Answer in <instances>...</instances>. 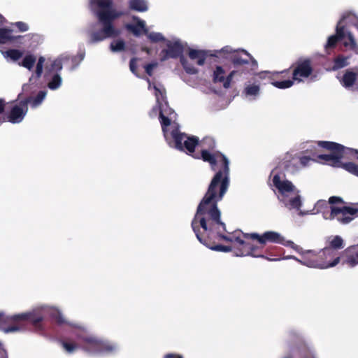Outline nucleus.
<instances>
[{"mask_svg": "<svg viewBox=\"0 0 358 358\" xmlns=\"http://www.w3.org/2000/svg\"><path fill=\"white\" fill-rule=\"evenodd\" d=\"M36 61V57L35 55L28 54L25 55L22 61L20 63V65L30 71L34 68Z\"/></svg>", "mask_w": 358, "mask_h": 358, "instance_id": "obj_28", "label": "nucleus"}, {"mask_svg": "<svg viewBox=\"0 0 358 358\" xmlns=\"http://www.w3.org/2000/svg\"><path fill=\"white\" fill-rule=\"evenodd\" d=\"M59 343L68 353H73L80 348L77 343L69 341V340H60Z\"/></svg>", "mask_w": 358, "mask_h": 358, "instance_id": "obj_32", "label": "nucleus"}, {"mask_svg": "<svg viewBox=\"0 0 358 358\" xmlns=\"http://www.w3.org/2000/svg\"><path fill=\"white\" fill-rule=\"evenodd\" d=\"M169 110H170L169 114H171V113H173V110L171 108H169Z\"/></svg>", "mask_w": 358, "mask_h": 358, "instance_id": "obj_63", "label": "nucleus"}, {"mask_svg": "<svg viewBox=\"0 0 358 358\" xmlns=\"http://www.w3.org/2000/svg\"><path fill=\"white\" fill-rule=\"evenodd\" d=\"M290 67L281 71L274 73L262 72L259 73L260 78H268L272 85L278 89H287L291 87L294 83L293 79H290Z\"/></svg>", "mask_w": 358, "mask_h": 358, "instance_id": "obj_10", "label": "nucleus"}, {"mask_svg": "<svg viewBox=\"0 0 358 358\" xmlns=\"http://www.w3.org/2000/svg\"><path fill=\"white\" fill-rule=\"evenodd\" d=\"M148 38L152 43H158V42H164L166 41V38L164 36L158 32H151L148 35Z\"/></svg>", "mask_w": 358, "mask_h": 358, "instance_id": "obj_39", "label": "nucleus"}, {"mask_svg": "<svg viewBox=\"0 0 358 358\" xmlns=\"http://www.w3.org/2000/svg\"><path fill=\"white\" fill-rule=\"evenodd\" d=\"M153 89L155 90V95L156 96V102L159 103L161 102L160 99L162 101H165V103L167 104V101H165L166 99V90L164 88L160 89L157 85H153Z\"/></svg>", "mask_w": 358, "mask_h": 358, "instance_id": "obj_35", "label": "nucleus"}, {"mask_svg": "<svg viewBox=\"0 0 358 358\" xmlns=\"http://www.w3.org/2000/svg\"><path fill=\"white\" fill-rule=\"evenodd\" d=\"M160 110H162V102H159V103H157L156 102V106H155L152 108V110H150V115L151 117L156 116L157 113L159 114V111Z\"/></svg>", "mask_w": 358, "mask_h": 358, "instance_id": "obj_49", "label": "nucleus"}, {"mask_svg": "<svg viewBox=\"0 0 358 358\" xmlns=\"http://www.w3.org/2000/svg\"><path fill=\"white\" fill-rule=\"evenodd\" d=\"M110 50L113 52H120L125 50V43L122 39L114 41L110 44Z\"/></svg>", "mask_w": 358, "mask_h": 358, "instance_id": "obj_34", "label": "nucleus"}, {"mask_svg": "<svg viewBox=\"0 0 358 358\" xmlns=\"http://www.w3.org/2000/svg\"><path fill=\"white\" fill-rule=\"evenodd\" d=\"M358 78V67L347 69L343 73L342 80H341V85L345 88L352 87L356 83Z\"/></svg>", "mask_w": 358, "mask_h": 358, "instance_id": "obj_18", "label": "nucleus"}, {"mask_svg": "<svg viewBox=\"0 0 358 358\" xmlns=\"http://www.w3.org/2000/svg\"><path fill=\"white\" fill-rule=\"evenodd\" d=\"M348 59L349 57H345L343 55H338L334 59V64L332 69L334 71H336L348 66Z\"/></svg>", "mask_w": 358, "mask_h": 358, "instance_id": "obj_26", "label": "nucleus"}, {"mask_svg": "<svg viewBox=\"0 0 358 358\" xmlns=\"http://www.w3.org/2000/svg\"><path fill=\"white\" fill-rule=\"evenodd\" d=\"M262 248L257 245H255L254 244L245 241L243 245L238 246L234 248V252L236 256H252L254 257H261L263 259H266L268 261H276L278 260L279 258L274 257L271 258L264 255H262L260 251Z\"/></svg>", "mask_w": 358, "mask_h": 358, "instance_id": "obj_12", "label": "nucleus"}, {"mask_svg": "<svg viewBox=\"0 0 358 358\" xmlns=\"http://www.w3.org/2000/svg\"><path fill=\"white\" fill-rule=\"evenodd\" d=\"M352 150L354 151L355 153L358 154V150Z\"/></svg>", "mask_w": 358, "mask_h": 358, "instance_id": "obj_64", "label": "nucleus"}, {"mask_svg": "<svg viewBox=\"0 0 358 358\" xmlns=\"http://www.w3.org/2000/svg\"><path fill=\"white\" fill-rule=\"evenodd\" d=\"M357 164H355L353 162H347V163H343L341 162V164L340 167L343 168L345 170L348 171L349 173L353 174V172L355 171V168Z\"/></svg>", "mask_w": 358, "mask_h": 358, "instance_id": "obj_47", "label": "nucleus"}, {"mask_svg": "<svg viewBox=\"0 0 358 358\" xmlns=\"http://www.w3.org/2000/svg\"><path fill=\"white\" fill-rule=\"evenodd\" d=\"M348 14L343 15L336 25L335 35L341 40H343L345 36V26L343 25L342 24L345 21V20L348 17Z\"/></svg>", "mask_w": 358, "mask_h": 358, "instance_id": "obj_30", "label": "nucleus"}, {"mask_svg": "<svg viewBox=\"0 0 358 358\" xmlns=\"http://www.w3.org/2000/svg\"><path fill=\"white\" fill-rule=\"evenodd\" d=\"M329 203L331 205L336 204V203H343L344 201L342 199V198L338 196H331L329 199Z\"/></svg>", "mask_w": 358, "mask_h": 358, "instance_id": "obj_50", "label": "nucleus"}, {"mask_svg": "<svg viewBox=\"0 0 358 358\" xmlns=\"http://www.w3.org/2000/svg\"><path fill=\"white\" fill-rule=\"evenodd\" d=\"M317 143L320 148L331 152V154L317 155V159L324 161L328 165L340 167L341 160L344 156L346 148L341 144L332 141H320Z\"/></svg>", "mask_w": 358, "mask_h": 358, "instance_id": "obj_6", "label": "nucleus"}, {"mask_svg": "<svg viewBox=\"0 0 358 358\" xmlns=\"http://www.w3.org/2000/svg\"><path fill=\"white\" fill-rule=\"evenodd\" d=\"M82 349L91 354H110L116 351L117 345L111 342L103 341L94 337L83 338Z\"/></svg>", "mask_w": 358, "mask_h": 358, "instance_id": "obj_8", "label": "nucleus"}, {"mask_svg": "<svg viewBox=\"0 0 358 358\" xmlns=\"http://www.w3.org/2000/svg\"><path fill=\"white\" fill-rule=\"evenodd\" d=\"M167 49L162 50L161 61H165L169 58H180L184 57L183 51L184 47L180 41L171 42L167 41L166 43Z\"/></svg>", "mask_w": 358, "mask_h": 358, "instance_id": "obj_14", "label": "nucleus"}, {"mask_svg": "<svg viewBox=\"0 0 358 358\" xmlns=\"http://www.w3.org/2000/svg\"><path fill=\"white\" fill-rule=\"evenodd\" d=\"M243 237L246 239L256 240L262 247L267 243L281 244L287 247H289L297 252H300L302 248L296 245L292 241H285L284 237L279 233L273 231H265L262 234L257 233H244Z\"/></svg>", "mask_w": 358, "mask_h": 358, "instance_id": "obj_7", "label": "nucleus"}, {"mask_svg": "<svg viewBox=\"0 0 358 358\" xmlns=\"http://www.w3.org/2000/svg\"><path fill=\"white\" fill-rule=\"evenodd\" d=\"M180 62L185 72L188 74H196L198 73L197 69H196L192 64L189 63L185 57H181Z\"/></svg>", "mask_w": 358, "mask_h": 358, "instance_id": "obj_33", "label": "nucleus"}, {"mask_svg": "<svg viewBox=\"0 0 358 358\" xmlns=\"http://www.w3.org/2000/svg\"><path fill=\"white\" fill-rule=\"evenodd\" d=\"M283 358H294V357L292 355H288L284 357Z\"/></svg>", "mask_w": 358, "mask_h": 358, "instance_id": "obj_60", "label": "nucleus"}, {"mask_svg": "<svg viewBox=\"0 0 358 358\" xmlns=\"http://www.w3.org/2000/svg\"><path fill=\"white\" fill-rule=\"evenodd\" d=\"M6 55L7 57H10L13 61H17L19 59H20L22 55L23 52L17 49H9L7 51H6Z\"/></svg>", "mask_w": 358, "mask_h": 358, "instance_id": "obj_36", "label": "nucleus"}, {"mask_svg": "<svg viewBox=\"0 0 358 358\" xmlns=\"http://www.w3.org/2000/svg\"><path fill=\"white\" fill-rule=\"evenodd\" d=\"M289 205L292 208L299 209L301 206V201L300 196H296L294 198H292L289 201Z\"/></svg>", "mask_w": 358, "mask_h": 358, "instance_id": "obj_44", "label": "nucleus"}, {"mask_svg": "<svg viewBox=\"0 0 358 358\" xmlns=\"http://www.w3.org/2000/svg\"><path fill=\"white\" fill-rule=\"evenodd\" d=\"M234 66V67L242 66L249 64L251 61L255 65H257V61L247 51L242 50L241 51L234 50L230 56L227 57Z\"/></svg>", "mask_w": 358, "mask_h": 358, "instance_id": "obj_15", "label": "nucleus"}, {"mask_svg": "<svg viewBox=\"0 0 358 358\" xmlns=\"http://www.w3.org/2000/svg\"><path fill=\"white\" fill-rule=\"evenodd\" d=\"M159 120L162 125V129L164 133L165 138L167 137V127H169L171 123V120L168 117L165 116L163 110L159 111Z\"/></svg>", "mask_w": 358, "mask_h": 358, "instance_id": "obj_31", "label": "nucleus"}, {"mask_svg": "<svg viewBox=\"0 0 358 358\" xmlns=\"http://www.w3.org/2000/svg\"><path fill=\"white\" fill-rule=\"evenodd\" d=\"M44 62L45 58L43 57H40L38 58L35 70V74L37 78H39L42 75Z\"/></svg>", "mask_w": 358, "mask_h": 358, "instance_id": "obj_41", "label": "nucleus"}, {"mask_svg": "<svg viewBox=\"0 0 358 358\" xmlns=\"http://www.w3.org/2000/svg\"><path fill=\"white\" fill-rule=\"evenodd\" d=\"M43 320V315L36 312L24 313L12 316H6L0 313V329L5 333L15 332L24 329L29 324L36 328H40Z\"/></svg>", "mask_w": 358, "mask_h": 358, "instance_id": "obj_4", "label": "nucleus"}, {"mask_svg": "<svg viewBox=\"0 0 358 358\" xmlns=\"http://www.w3.org/2000/svg\"><path fill=\"white\" fill-rule=\"evenodd\" d=\"M157 66V62L150 63L144 66L145 73L149 76H152L153 74V69Z\"/></svg>", "mask_w": 358, "mask_h": 358, "instance_id": "obj_48", "label": "nucleus"}, {"mask_svg": "<svg viewBox=\"0 0 358 358\" xmlns=\"http://www.w3.org/2000/svg\"><path fill=\"white\" fill-rule=\"evenodd\" d=\"M126 29L138 36L145 29V23L143 21H138L136 24H127Z\"/></svg>", "mask_w": 358, "mask_h": 358, "instance_id": "obj_29", "label": "nucleus"}, {"mask_svg": "<svg viewBox=\"0 0 358 358\" xmlns=\"http://www.w3.org/2000/svg\"><path fill=\"white\" fill-rule=\"evenodd\" d=\"M234 51L231 50V48L229 46H225L224 48H222L220 51L219 52L220 53H224V54H227L229 55V56L231 55V52H233Z\"/></svg>", "mask_w": 358, "mask_h": 358, "instance_id": "obj_53", "label": "nucleus"}, {"mask_svg": "<svg viewBox=\"0 0 358 358\" xmlns=\"http://www.w3.org/2000/svg\"><path fill=\"white\" fill-rule=\"evenodd\" d=\"M45 96H46V92L41 90V91H39V92L37 94V95L35 97L29 96L26 97L25 99H24L23 100H29V103L31 104V106L32 108H36L42 103Z\"/></svg>", "mask_w": 358, "mask_h": 358, "instance_id": "obj_25", "label": "nucleus"}, {"mask_svg": "<svg viewBox=\"0 0 358 358\" xmlns=\"http://www.w3.org/2000/svg\"><path fill=\"white\" fill-rule=\"evenodd\" d=\"M62 83V78L58 73H56L52 78V80L48 83V86L50 90L57 89Z\"/></svg>", "mask_w": 358, "mask_h": 358, "instance_id": "obj_37", "label": "nucleus"}, {"mask_svg": "<svg viewBox=\"0 0 358 358\" xmlns=\"http://www.w3.org/2000/svg\"><path fill=\"white\" fill-rule=\"evenodd\" d=\"M147 80H148V83H149L148 89H150V88H151V83H150V79H148V78L147 79Z\"/></svg>", "mask_w": 358, "mask_h": 358, "instance_id": "obj_61", "label": "nucleus"}, {"mask_svg": "<svg viewBox=\"0 0 358 358\" xmlns=\"http://www.w3.org/2000/svg\"><path fill=\"white\" fill-rule=\"evenodd\" d=\"M329 250L323 248L316 252L308 250L303 253L300 262L308 267L321 269L334 267L340 262V257L334 259L328 252Z\"/></svg>", "mask_w": 358, "mask_h": 358, "instance_id": "obj_5", "label": "nucleus"}, {"mask_svg": "<svg viewBox=\"0 0 358 358\" xmlns=\"http://www.w3.org/2000/svg\"><path fill=\"white\" fill-rule=\"evenodd\" d=\"M347 38L348 39V41H345L343 43V45L346 48H350V50H355V48H357V43L355 41V39L352 35V33L350 32H348L347 33Z\"/></svg>", "mask_w": 358, "mask_h": 358, "instance_id": "obj_40", "label": "nucleus"}, {"mask_svg": "<svg viewBox=\"0 0 358 358\" xmlns=\"http://www.w3.org/2000/svg\"><path fill=\"white\" fill-rule=\"evenodd\" d=\"M171 135L173 139L175 148L179 150L187 151L194 159H201L210 164L213 171H216L218 163L220 164V169L213 177L210 182H213L217 175L220 177L215 187V192L220 191V185L225 178L227 179V185L229 186V162L227 157L221 152L216 150V143L211 138H204L201 144L203 148L199 152H195V148L199 145V138L197 136H187V134L179 131L178 128L173 129Z\"/></svg>", "mask_w": 358, "mask_h": 358, "instance_id": "obj_2", "label": "nucleus"}, {"mask_svg": "<svg viewBox=\"0 0 358 358\" xmlns=\"http://www.w3.org/2000/svg\"><path fill=\"white\" fill-rule=\"evenodd\" d=\"M344 248L343 240L339 236H335L333 238L329 241V245L324 248V249H328L329 251L328 252L329 255L334 258L340 257L338 256V250L343 249Z\"/></svg>", "mask_w": 358, "mask_h": 358, "instance_id": "obj_19", "label": "nucleus"}, {"mask_svg": "<svg viewBox=\"0 0 358 358\" xmlns=\"http://www.w3.org/2000/svg\"><path fill=\"white\" fill-rule=\"evenodd\" d=\"M141 51L145 52L147 54L150 55L151 52V49L148 47L143 46L141 48Z\"/></svg>", "mask_w": 358, "mask_h": 358, "instance_id": "obj_57", "label": "nucleus"}, {"mask_svg": "<svg viewBox=\"0 0 358 358\" xmlns=\"http://www.w3.org/2000/svg\"><path fill=\"white\" fill-rule=\"evenodd\" d=\"M0 358H8L7 352L3 349H0Z\"/></svg>", "mask_w": 358, "mask_h": 358, "instance_id": "obj_55", "label": "nucleus"}, {"mask_svg": "<svg viewBox=\"0 0 358 358\" xmlns=\"http://www.w3.org/2000/svg\"><path fill=\"white\" fill-rule=\"evenodd\" d=\"M346 259L343 264L350 267L358 265V244L349 247L345 250Z\"/></svg>", "mask_w": 358, "mask_h": 358, "instance_id": "obj_20", "label": "nucleus"}, {"mask_svg": "<svg viewBox=\"0 0 358 358\" xmlns=\"http://www.w3.org/2000/svg\"><path fill=\"white\" fill-rule=\"evenodd\" d=\"M6 22V18L0 14V44H6L8 42H14L22 38L23 36H14L12 34L13 29L8 27H1Z\"/></svg>", "mask_w": 358, "mask_h": 358, "instance_id": "obj_17", "label": "nucleus"}, {"mask_svg": "<svg viewBox=\"0 0 358 358\" xmlns=\"http://www.w3.org/2000/svg\"><path fill=\"white\" fill-rule=\"evenodd\" d=\"M273 183L281 194H284L285 192H291L294 190V186L292 182L289 180L282 181L278 175H275L273 176Z\"/></svg>", "mask_w": 358, "mask_h": 358, "instance_id": "obj_22", "label": "nucleus"}, {"mask_svg": "<svg viewBox=\"0 0 358 358\" xmlns=\"http://www.w3.org/2000/svg\"><path fill=\"white\" fill-rule=\"evenodd\" d=\"M164 358H183L181 355L169 353L164 355Z\"/></svg>", "mask_w": 358, "mask_h": 358, "instance_id": "obj_54", "label": "nucleus"}, {"mask_svg": "<svg viewBox=\"0 0 358 358\" xmlns=\"http://www.w3.org/2000/svg\"><path fill=\"white\" fill-rule=\"evenodd\" d=\"M11 26L16 27L20 32H25L29 29L28 24L22 21L11 23Z\"/></svg>", "mask_w": 358, "mask_h": 358, "instance_id": "obj_42", "label": "nucleus"}, {"mask_svg": "<svg viewBox=\"0 0 358 358\" xmlns=\"http://www.w3.org/2000/svg\"><path fill=\"white\" fill-rule=\"evenodd\" d=\"M310 157L307 156H303L300 157L299 162L302 166H306L310 161Z\"/></svg>", "mask_w": 358, "mask_h": 358, "instance_id": "obj_52", "label": "nucleus"}, {"mask_svg": "<svg viewBox=\"0 0 358 358\" xmlns=\"http://www.w3.org/2000/svg\"><path fill=\"white\" fill-rule=\"evenodd\" d=\"M83 57H84V55H80V60H82V59H83Z\"/></svg>", "mask_w": 358, "mask_h": 358, "instance_id": "obj_62", "label": "nucleus"}, {"mask_svg": "<svg viewBox=\"0 0 358 358\" xmlns=\"http://www.w3.org/2000/svg\"><path fill=\"white\" fill-rule=\"evenodd\" d=\"M129 6L131 10L138 12H145L148 9L145 0H129Z\"/></svg>", "mask_w": 358, "mask_h": 358, "instance_id": "obj_24", "label": "nucleus"}, {"mask_svg": "<svg viewBox=\"0 0 358 358\" xmlns=\"http://www.w3.org/2000/svg\"><path fill=\"white\" fill-rule=\"evenodd\" d=\"M6 101L4 99L0 98V115L4 114L6 106ZM1 121V120H0Z\"/></svg>", "mask_w": 358, "mask_h": 358, "instance_id": "obj_51", "label": "nucleus"}, {"mask_svg": "<svg viewBox=\"0 0 358 358\" xmlns=\"http://www.w3.org/2000/svg\"><path fill=\"white\" fill-rule=\"evenodd\" d=\"M234 240L238 244V246L243 245V243L245 242V241L241 239L240 237H236Z\"/></svg>", "mask_w": 358, "mask_h": 358, "instance_id": "obj_56", "label": "nucleus"}, {"mask_svg": "<svg viewBox=\"0 0 358 358\" xmlns=\"http://www.w3.org/2000/svg\"><path fill=\"white\" fill-rule=\"evenodd\" d=\"M299 358H318L316 353L304 341H300L296 345Z\"/></svg>", "mask_w": 358, "mask_h": 358, "instance_id": "obj_21", "label": "nucleus"}, {"mask_svg": "<svg viewBox=\"0 0 358 358\" xmlns=\"http://www.w3.org/2000/svg\"><path fill=\"white\" fill-rule=\"evenodd\" d=\"M260 87L259 84H249L247 85L243 93L246 96H256L259 94Z\"/></svg>", "mask_w": 358, "mask_h": 358, "instance_id": "obj_27", "label": "nucleus"}, {"mask_svg": "<svg viewBox=\"0 0 358 358\" xmlns=\"http://www.w3.org/2000/svg\"><path fill=\"white\" fill-rule=\"evenodd\" d=\"M72 62L75 64V66L78 65V55L72 57Z\"/></svg>", "mask_w": 358, "mask_h": 358, "instance_id": "obj_58", "label": "nucleus"}, {"mask_svg": "<svg viewBox=\"0 0 358 358\" xmlns=\"http://www.w3.org/2000/svg\"><path fill=\"white\" fill-rule=\"evenodd\" d=\"M237 71H231L227 76H224L225 71L221 66H216L213 74V82L214 83H222L224 89H229Z\"/></svg>", "mask_w": 358, "mask_h": 358, "instance_id": "obj_16", "label": "nucleus"}, {"mask_svg": "<svg viewBox=\"0 0 358 358\" xmlns=\"http://www.w3.org/2000/svg\"><path fill=\"white\" fill-rule=\"evenodd\" d=\"M52 318L58 324H63L66 323V320L64 318L62 314L59 311H54L51 313Z\"/></svg>", "mask_w": 358, "mask_h": 358, "instance_id": "obj_43", "label": "nucleus"}, {"mask_svg": "<svg viewBox=\"0 0 358 358\" xmlns=\"http://www.w3.org/2000/svg\"><path fill=\"white\" fill-rule=\"evenodd\" d=\"M341 40L338 38L336 35H331L328 38L326 45H324L325 50L327 51L329 49L334 48L338 42Z\"/></svg>", "mask_w": 358, "mask_h": 358, "instance_id": "obj_38", "label": "nucleus"}, {"mask_svg": "<svg viewBox=\"0 0 358 358\" xmlns=\"http://www.w3.org/2000/svg\"><path fill=\"white\" fill-rule=\"evenodd\" d=\"M357 213L358 208H356L331 206L330 215L331 218L336 217L338 220L342 224H348L355 218Z\"/></svg>", "mask_w": 358, "mask_h": 358, "instance_id": "obj_13", "label": "nucleus"}, {"mask_svg": "<svg viewBox=\"0 0 358 358\" xmlns=\"http://www.w3.org/2000/svg\"><path fill=\"white\" fill-rule=\"evenodd\" d=\"M293 80L298 83L312 76L314 69L313 60L309 57H299L290 66Z\"/></svg>", "mask_w": 358, "mask_h": 358, "instance_id": "obj_9", "label": "nucleus"}, {"mask_svg": "<svg viewBox=\"0 0 358 358\" xmlns=\"http://www.w3.org/2000/svg\"><path fill=\"white\" fill-rule=\"evenodd\" d=\"M89 6L101 24L100 29L89 31L90 43H96L120 34V30L115 27L114 21L126 15V11L117 10L113 0H90Z\"/></svg>", "mask_w": 358, "mask_h": 358, "instance_id": "obj_3", "label": "nucleus"}, {"mask_svg": "<svg viewBox=\"0 0 358 358\" xmlns=\"http://www.w3.org/2000/svg\"><path fill=\"white\" fill-rule=\"evenodd\" d=\"M218 174L212 182H210L207 192L200 201L191 226L200 243L215 251L228 252L232 250L231 246L215 244L212 238L232 242V238L225 235L226 224L221 219V212L217 202L222 200L227 192V178L221 182L220 191L215 192V187L220 179Z\"/></svg>", "mask_w": 358, "mask_h": 358, "instance_id": "obj_1", "label": "nucleus"}, {"mask_svg": "<svg viewBox=\"0 0 358 358\" xmlns=\"http://www.w3.org/2000/svg\"><path fill=\"white\" fill-rule=\"evenodd\" d=\"M62 69V63L60 59H55L51 64L49 71L58 72Z\"/></svg>", "mask_w": 358, "mask_h": 358, "instance_id": "obj_45", "label": "nucleus"}, {"mask_svg": "<svg viewBox=\"0 0 358 358\" xmlns=\"http://www.w3.org/2000/svg\"><path fill=\"white\" fill-rule=\"evenodd\" d=\"M353 174L358 176V165H356Z\"/></svg>", "mask_w": 358, "mask_h": 358, "instance_id": "obj_59", "label": "nucleus"}, {"mask_svg": "<svg viewBox=\"0 0 358 358\" xmlns=\"http://www.w3.org/2000/svg\"><path fill=\"white\" fill-rule=\"evenodd\" d=\"M188 55L192 60L197 59L196 64L199 66H203L204 64L207 56L206 52L204 50H194L192 48H189Z\"/></svg>", "mask_w": 358, "mask_h": 358, "instance_id": "obj_23", "label": "nucleus"}, {"mask_svg": "<svg viewBox=\"0 0 358 358\" xmlns=\"http://www.w3.org/2000/svg\"><path fill=\"white\" fill-rule=\"evenodd\" d=\"M29 100H20L18 104L13 106L10 112L1 119L0 122L8 121L10 123L16 124L21 122L28 112V104Z\"/></svg>", "mask_w": 358, "mask_h": 358, "instance_id": "obj_11", "label": "nucleus"}, {"mask_svg": "<svg viewBox=\"0 0 358 358\" xmlns=\"http://www.w3.org/2000/svg\"><path fill=\"white\" fill-rule=\"evenodd\" d=\"M138 60L136 57H133L130 59L129 62V69L130 71L136 76H138V71H137V61Z\"/></svg>", "mask_w": 358, "mask_h": 358, "instance_id": "obj_46", "label": "nucleus"}]
</instances>
